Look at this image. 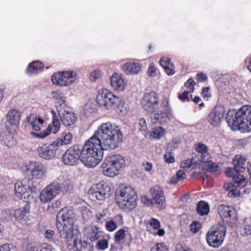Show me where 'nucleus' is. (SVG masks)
Segmentation results:
<instances>
[{
	"label": "nucleus",
	"instance_id": "nucleus-48",
	"mask_svg": "<svg viewBox=\"0 0 251 251\" xmlns=\"http://www.w3.org/2000/svg\"><path fill=\"white\" fill-rule=\"evenodd\" d=\"M32 251H54V250L52 246L44 244L38 247L35 251L33 250Z\"/></svg>",
	"mask_w": 251,
	"mask_h": 251
},
{
	"label": "nucleus",
	"instance_id": "nucleus-47",
	"mask_svg": "<svg viewBox=\"0 0 251 251\" xmlns=\"http://www.w3.org/2000/svg\"><path fill=\"white\" fill-rule=\"evenodd\" d=\"M192 159H189L187 160H183L181 162L180 164V167L183 169H189L191 167H192V169H194V167H193V163Z\"/></svg>",
	"mask_w": 251,
	"mask_h": 251
},
{
	"label": "nucleus",
	"instance_id": "nucleus-64",
	"mask_svg": "<svg viewBox=\"0 0 251 251\" xmlns=\"http://www.w3.org/2000/svg\"><path fill=\"white\" fill-rule=\"evenodd\" d=\"M179 180L178 179L176 176H173L170 180V183L172 184H176Z\"/></svg>",
	"mask_w": 251,
	"mask_h": 251
},
{
	"label": "nucleus",
	"instance_id": "nucleus-24",
	"mask_svg": "<svg viewBox=\"0 0 251 251\" xmlns=\"http://www.w3.org/2000/svg\"><path fill=\"white\" fill-rule=\"evenodd\" d=\"M246 160V156L241 154H237L234 157L232 160V164L236 172L243 173L245 171Z\"/></svg>",
	"mask_w": 251,
	"mask_h": 251
},
{
	"label": "nucleus",
	"instance_id": "nucleus-49",
	"mask_svg": "<svg viewBox=\"0 0 251 251\" xmlns=\"http://www.w3.org/2000/svg\"><path fill=\"white\" fill-rule=\"evenodd\" d=\"M149 224L154 229H159L161 226L159 221L153 218H152L150 220Z\"/></svg>",
	"mask_w": 251,
	"mask_h": 251
},
{
	"label": "nucleus",
	"instance_id": "nucleus-5",
	"mask_svg": "<svg viewBox=\"0 0 251 251\" xmlns=\"http://www.w3.org/2000/svg\"><path fill=\"white\" fill-rule=\"evenodd\" d=\"M138 196L135 188L127 185H119L116 195V203L126 212H131L137 206Z\"/></svg>",
	"mask_w": 251,
	"mask_h": 251
},
{
	"label": "nucleus",
	"instance_id": "nucleus-39",
	"mask_svg": "<svg viewBox=\"0 0 251 251\" xmlns=\"http://www.w3.org/2000/svg\"><path fill=\"white\" fill-rule=\"evenodd\" d=\"M107 216L106 212L103 210L101 212L96 214L95 218L96 222L98 224H102L105 220V217Z\"/></svg>",
	"mask_w": 251,
	"mask_h": 251
},
{
	"label": "nucleus",
	"instance_id": "nucleus-40",
	"mask_svg": "<svg viewBox=\"0 0 251 251\" xmlns=\"http://www.w3.org/2000/svg\"><path fill=\"white\" fill-rule=\"evenodd\" d=\"M151 251H169L164 243L156 244L151 249Z\"/></svg>",
	"mask_w": 251,
	"mask_h": 251
},
{
	"label": "nucleus",
	"instance_id": "nucleus-31",
	"mask_svg": "<svg viewBox=\"0 0 251 251\" xmlns=\"http://www.w3.org/2000/svg\"><path fill=\"white\" fill-rule=\"evenodd\" d=\"M73 136L69 132H63L62 133L61 137L55 140L54 141L57 142L58 146H60L63 145H68L71 143L72 140Z\"/></svg>",
	"mask_w": 251,
	"mask_h": 251
},
{
	"label": "nucleus",
	"instance_id": "nucleus-41",
	"mask_svg": "<svg viewBox=\"0 0 251 251\" xmlns=\"http://www.w3.org/2000/svg\"><path fill=\"white\" fill-rule=\"evenodd\" d=\"M60 206L61 201L59 200H57L51 202L50 204L48 206L47 210L52 213L53 211H56Z\"/></svg>",
	"mask_w": 251,
	"mask_h": 251
},
{
	"label": "nucleus",
	"instance_id": "nucleus-12",
	"mask_svg": "<svg viewBox=\"0 0 251 251\" xmlns=\"http://www.w3.org/2000/svg\"><path fill=\"white\" fill-rule=\"evenodd\" d=\"M57 142L54 141L50 143H46L39 145L37 149L38 155L42 158L50 160L56 155L59 147Z\"/></svg>",
	"mask_w": 251,
	"mask_h": 251
},
{
	"label": "nucleus",
	"instance_id": "nucleus-28",
	"mask_svg": "<svg viewBox=\"0 0 251 251\" xmlns=\"http://www.w3.org/2000/svg\"><path fill=\"white\" fill-rule=\"evenodd\" d=\"M159 63L168 75H172L175 73V66L170 58L162 57L160 59Z\"/></svg>",
	"mask_w": 251,
	"mask_h": 251
},
{
	"label": "nucleus",
	"instance_id": "nucleus-63",
	"mask_svg": "<svg viewBox=\"0 0 251 251\" xmlns=\"http://www.w3.org/2000/svg\"><path fill=\"white\" fill-rule=\"evenodd\" d=\"M247 169V171L250 176L249 182L251 184V162H248Z\"/></svg>",
	"mask_w": 251,
	"mask_h": 251
},
{
	"label": "nucleus",
	"instance_id": "nucleus-6",
	"mask_svg": "<svg viewBox=\"0 0 251 251\" xmlns=\"http://www.w3.org/2000/svg\"><path fill=\"white\" fill-rule=\"evenodd\" d=\"M73 190V186L70 183H65L64 187L62 184L57 181H52L47 185L41 190L39 199L41 202L46 203L50 202L62 191L63 193H71Z\"/></svg>",
	"mask_w": 251,
	"mask_h": 251
},
{
	"label": "nucleus",
	"instance_id": "nucleus-27",
	"mask_svg": "<svg viewBox=\"0 0 251 251\" xmlns=\"http://www.w3.org/2000/svg\"><path fill=\"white\" fill-rule=\"evenodd\" d=\"M11 130L7 128V132H2L0 135L1 142L8 147H11L15 144V140L14 139V135L16 132H12Z\"/></svg>",
	"mask_w": 251,
	"mask_h": 251
},
{
	"label": "nucleus",
	"instance_id": "nucleus-35",
	"mask_svg": "<svg viewBox=\"0 0 251 251\" xmlns=\"http://www.w3.org/2000/svg\"><path fill=\"white\" fill-rule=\"evenodd\" d=\"M97 185H98V190H100L102 194L105 193L104 196L106 198L110 197L113 194L111 185L109 183H98Z\"/></svg>",
	"mask_w": 251,
	"mask_h": 251
},
{
	"label": "nucleus",
	"instance_id": "nucleus-23",
	"mask_svg": "<svg viewBox=\"0 0 251 251\" xmlns=\"http://www.w3.org/2000/svg\"><path fill=\"white\" fill-rule=\"evenodd\" d=\"M110 84L111 87L114 90L118 91H123L126 85V82L124 78L117 73H114L111 76Z\"/></svg>",
	"mask_w": 251,
	"mask_h": 251
},
{
	"label": "nucleus",
	"instance_id": "nucleus-9",
	"mask_svg": "<svg viewBox=\"0 0 251 251\" xmlns=\"http://www.w3.org/2000/svg\"><path fill=\"white\" fill-rule=\"evenodd\" d=\"M96 101L99 106L105 109H115L120 102V98L110 90L102 88L98 91Z\"/></svg>",
	"mask_w": 251,
	"mask_h": 251
},
{
	"label": "nucleus",
	"instance_id": "nucleus-22",
	"mask_svg": "<svg viewBox=\"0 0 251 251\" xmlns=\"http://www.w3.org/2000/svg\"><path fill=\"white\" fill-rule=\"evenodd\" d=\"M123 216L121 214L116 215L112 219L107 221L105 224V228L109 232H113L119 226L124 225Z\"/></svg>",
	"mask_w": 251,
	"mask_h": 251
},
{
	"label": "nucleus",
	"instance_id": "nucleus-52",
	"mask_svg": "<svg viewBox=\"0 0 251 251\" xmlns=\"http://www.w3.org/2000/svg\"><path fill=\"white\" fill-rule=\"evenodd\" d=\"M207 76L203 73H198L196 75L197 83L204 82L207 80Z\"/></svg>",
	"mask_w": 251,
	"mask_h": 251
},
{
	"label": "nucleus",
	"instance_id": "nucleus-60",
	"mask_svg": "<svg viewBox=\"0 0 251 251\" xmlns=\"http://www.w3.org/2000/svg\"><path fill=\"white\" fill-rule=\"evenodd\" d=\"M0 251H16L15 249H10L9 244L6 243L0 247Z\"/></svg>",
	"mask_w": 251,
	"mask_h": 251
},
{
	"label": "nucleus",
	"instance_id": "nucleus-55",
	"mask_svg": "<svg viewBox=\"0 0 251 251\" xmlns=\"http://www.w3.org/2000/svg\"><path fill=\"white\" fill-rule=\"evenodd\" d=\"M227 190H228V196L231 198H236L239 197L240 195V192L239 190L236 189H229V188H227Z\"/></svg>",
	"mask_w": 251,
	"mask_h": 251
},
{
	"label": "nucleus",
	"instance_id": "nucleus-25",
	"mask_svg": "<svg viewBox=\"0 0 251 251\" xmlns=\"http://www.w3.org/2000/svg\"><path fill=\"white\" fill-rule=\"evenodd\" d=\"M142 67L139 63L127 62L122 66V69L126 74H136L141 70Z\"/></svg>",
	"mask_w": 251,
	"mask_h": 251
},
{
	"label": "nucleus",
	"instance_id": "nucleus-8",
	"mask_svg": "<svg viewBox=\"0 0 251 251\" xmlns=\"http://www.w3.org/2000/svg\"><path fill=\"white\" fill-rule=\"evenodd\" d=\"M226 230V227L221 224H216L211 226L205 235L207 244L214 248L220 247L224 242Z\"/></svg>",
	"mask_w": 251,
	"mask_h": 251
},
{
	"label": "nucleus",
	"instance_id": "nucleus-53",
	"mask_svg": "<svg viewBox=\"0 0 251 251\" xmlns=\"http://www.w3.org/2000/svg\"><path fill=\"white\" fill-rule=\"evenodd\" d=\"M139 130L141 131L144 132V134H145L147 132V127L146 120L144 118H141L139 120Z\"/></svg>",
	"mask_w": 251,
	"mask_h": 251
},
{
	"label": "nucleus",
	"instance_id": "nucleus-43",
	"mask_svg": "<svg viewBox=\"0 0 251 251\" xmlns=\"http://www.w3.org/2000/svg\"><path fill=\"white\" fill-rule=\"evenodd\" d=\"M196 84L193 78H189L185 83L184 86L188 89L190 93H193L194 91V86Z\"/></svg>",
	"mask_w": 251,
	"mask_h": 251
},
{
	"label": "nucleus",
	"instance_id": "nucleus-37",
	"mask_svg": "<svg viewBox=\"0 0 251 251\" xmlns=\"http://www.w3.org/2000/svg\"><path fill=\"white\" fill-rule=\"evenodd\" d=\"M241 232L244 236L251 235V220L246 219L244 220Z\"/></svg>",
	"mask_w": 251,
	"mask_h": 251
},
{
	"label": "nucleus",
	"instance_id": "nucleus-21",
	"mask_svg": "<svg viewBox=\"0 0 251 251\" xmlns=\"http://www.w3.org/2000/svg\"><path fill=\"white\" fill-rule=\"evenodd\" d=\"M225 173L227 176L232 177L234 185L237 187L244 188L247 184L248 179L243 175L239 174L235 171L234 167L227 168L225 170Z\"/></svg>",
	"mask_w": 251,
	"mask_h": 251
},
{
	"label": "nucleus",
	"instance_id": "nucleus-44",
	"mask_svg": "<svg viewBox=\"0 0 251 251\" xmlns=\"http://www.w3.org/2000/svg\"><path fill=\"white\" fill-rule=\"evenodd\" d=\"M201 227V224L198 221H193L190 225V230L193 233H197Z\"/></svg>",
	"mask_w": 251,
	"mask_h": 251
},
{
	"label": "nucleus",
	"instance_id": "nucleus-16",
	"mask_svg": "<svg viewBox=\"0 0 251 251\" xmlns=\"http://www.w3.org/2000/svg\"><path fill=\"white\" fill-rule=\"evenodd\" d=\"M152 201L157 207L160 209L165 208L166 206V198L163 188L158 185L153 186L150 189Z\"/></svg>",
	"mask_w": 251,
	"mask_h": 251
},
{
	"label": "nucleus",
	"instance_id": "nucleus-2",
	"mask_svg": "<svg viewBox=\"0 0 251 251\" xmlns=\"http://www.w3.org/2000/svg\"><path fill=\"white\" fill-rule=\"evenodd\" d=\"M159 105V98L156 92L151 91L144 94L141 100L142 108L151 114V119L153 124H163L169 121L172 109L168 100H165L162 101L160 110L154 113L158 109Z\"/></svg>",
	"mask_w": 251,
	"mask_h": 251
},
{
	"label": "nucleus",
	"instance_id": "nucleus-50",
	"mask_svg": "<svg viewBox=\"0 0 251 251\" xmlns=\"http://www.w3.org/2000/svg\"><path fill=\"white\" fill-rule=\"evenodd\" d=\"M195 149L198 152L201 153V154H205L208 151L207 146L202 143H199L196 145Z\"/></svg>",
	"mask_w": 251,
	"mask_h": 251
},
{
	"label": "nucleus",
	"instance_id": "nucleus-61",
	"mask_svg": "<svg viewBox=\"0 0 251 251\" xmlns=\"http://www.w3.org/2000/svg\"><path fill=\"white\" fill-rule=\"evenodd\" d=\"M208 165H209L208 169L210 172H215L217 171L219 168V165H218L216 163H212V162L210 163H209Z\"/></svg>",
	"mask_w": 251,
	"mask_h": 251
},
{
	"label": "nucleus",
	"instance_id": "nucleus-15",
	"mask_svg": "<svg viewBox=\"0 0 251 251\" xmlns=\"http://www.w3.org/2000/svg\"><path fill=\"white\" fill-rule=\"evenodd\" d=\"M30 203L25 201V204L14 210L13 216L15 220L23 225H28L29 221Z\"/></svg>",
	"mask_w": 251,
	"mask_h": 251
},
{
	"label": "nucleus",
	"instance_id": "nucleus-62",
	"mask_svg": "<svg viewBox=\"0 0 251 251\" xmlns=\"http://www.w3.org/2000/svg\"><path fill=\"white\" fill-rule=\"evenodd\" d=\"M176 251H193L192 249L189 248H184L182 245H178L176 246Z\"/></svg>",
	"mask_w": 251,
	"mask_h": 251
},
{
	"label": "nucleus",
	"instance_id": "nucleus-13",
	"mask_svg": "<svg viewBox=\"0 0 251 251\" xmlns=\"http://www.w3.org/2000/svg\"><path fill=\"white\" fill-rule=\"evenodd\" d=\"M81 149L78 145L70 147L63 154L61 158L62 162L66 165H76L80 159Z\"/></svg>",
	"mask_w": 251,
	"mask_h": 251
},
{
	"label": "nucleus",
	"instance_id": "nucleus-51",
	"mask_svg": "<svg viewBox=\"0 0 251 251\" xmlns=\"http://www.w3.org/2000/svg\"><path fill=\"white\" fill-rule=\"evenodd\" d=\"M164 159L165 162L168 164L174 163L175 161L172 153L170 152H167L165 154Z\"/></svg>",
	"mask_w": 251,
	"mask_h": 251
},
{
	"label": "nucleus",
	"instance_id": "nucleus-29",
	"mask_svg": "<svg viewBox=\"0 0 251 251\" xmlns=\"http://www.w3.org/2000/svg\"><path fill=\"white\" fill-rule=\"evenodd\" d=\"M60 119L63 125L70 126L76 122V117L73 112L65 111L60 117Z\"/></svg>",
	"mask_w": 251,
	"mask_h": 251
},
{
	"label": "nucleus",
	"instance_id": "nucleus-19",
	"mask_svg": "<svg viewBox=\"0 0 251 251\" xmlns=\"http://www.w3.org/2000/svg\"><path fill=\"white\" fill-rule=\"evenodd\" d=\"M225 113V110L223 106H216L207 117L208 123L213 126H218L223 118Z\"/></svg>",
	"mask_w": 251,
	"mask_h": 251
},
{
	"label": "nucleus",
	"instance_id": "nucleus-57",
	"mask_svg": "<svg viewBox=\"0 0 251 251\" xmlns=\"http://www.w3.org/2000/svg\"><path fill=\"white\" fill-rule=\"evenodd\" d=\"M54 235V231L52 230L48 229L45 232V237L46 239L49 241L53 240Z\"/></svg>",
	"mask_w": 251,
	"mask_h": 251
},
{
	"label": "nucleus",
	"instance_id": "nucleus-45",
	"mask_svg": "<svg viewBox=\"0 0 251 251\" xmlns=\"http://www.w3.org/2000/svg\"><path fill=\"white\" fill-rule=\"evenodd\" d=\"M101 76V71L100 70H95L91 74L90 80L92 82H95Z\"/></svg>",
	"mask_w": 251,
	"mask_h": 251
},
{
	"label": "nucleus",
	"instance_id": "nucleus-26",
	"mask_svg": "<svg viewBox=\"0 0 251 251\" xmlns=\"http://www.w3.org/2000/svg\"><path fill=\"white\" fill-rule=\"evenodd\" d=\"M44 68V65L41 61H34L28 64L26 69V73L28 75H31L42 72Z\"/></svg>",
	"mask_w": 251,
	"mask_h": 251
},
{
	"label": "nucleus",
	"instance_id": "nucleus-36",
	"mask_svg": "<svg viewBox=\"0 0 251 251\" xmlns=\"http://www.w3.org/2000/svg\"><path fill=\"white\" fill-rule=\"evenodd\" d=\"M26 122L30 123L32 128L35 131H39L41 129L40 125L36 122V115L31 113L27 115L26 118Z\"/></svg>",
	"mask_w": 251,
	"mask_h": 251
},
{
	"label": "nucleus",
	"instance_id": "nucleus-4",
	"mask_svg": "<svg viewBox=\"0 0 251 251\" xmlns=\"http://www.w3.org/2000/svg\"><path fill=\"white\" fill-rule=\"evenodd\" d=\"M226 120L228 125L233 130H241L247 132L251 130V106H242L236 112L229 111L226 114Z\"/></svg>",
	"mask_w": 251,
	"mask_h": 251
},
{
	"label": "nucleus",
	"instance_id": "nucleus-20",
	"mask_svg": "<svg viewBox=\"0 0 251 251\" xmlns=\"http://www.w3.org/2000/svg\"><path fill=\"white\" fill-rule=\"evenodd\" d=\"M30 181L27 178H24L18 180L14 185V190L15 196L22 199H25V195L31 191L30 187Z\"/></svg>",
	"mask_w": 251,
	"mask_h": 251
},
{
	"label": "nucleus",
	"instance_id": "nucleus-10",
	"mask_svg": "<svg viewBox=\"0 0 251 251\" xmlns=\"http://www.w3.org/2000/svg\"><path fill=\"white\" fill-rule=\"evenodd\" d=\"M218 213L224 225L232 227L237 222L236 212L232 206L221 204L218 207Z\"/></svg>",
	"mask_w": 251,
	"mask_h": 251
},
{
	"label": "nucleus",
	"instance_id": "nucleus-1",
	"mask_svg": "<svg viewBox=\"0 0 251 251\" xmlns=\"http://www.w3.org/2000/svg\"><path fill=\"white\" fill-rule=\"evenodd\" d=\"M123 140V134L119 126L110 122L102 123L81 149L80 159L85 166L94 168L101 161L104 150L115 149Z\"/></svg>",
	"mask_w": 251,
	"mask_h": 251
},
{
	"label": "nucleus",
	"instance_id": "nucleus-7",
	"mask_svg": "<svg viewBox=\"0 0 251 251\" xmlns=\"http://www.w3.org/2000/svg\"><path fill=\"white\" fill-rule=\"evenodd\" d=\"M125 166L124 157L119 154L106 156L101 167L104 176L113 177L118 175Z\"/></svg>",
	"mask_w": 251,
	"mask_h": 251
},
{
	"label": "nucleus",
	"instance_id": "nucleus-54",
	"mask_svg": "<svg viewBox=\"0 0 251 251\" xmlns=\"http://www.w3.org/2000/svg\"><path fill=\"white\" fill-rule=\"evenodd\" d=\"M156 69L155 68L154 65L153 63H151L149 65L148 70V75L149 76H154L156 75Z\"/></svg>",
	"mask_w": 251,
	"mask_h": 251
},
{
	"label": "nucleus",
	"instance_id": "nucleus-11",
	"mask_svg": "<svg viewBox=\"0 0 251 251\" xmlns=\"http://www.w3.org/2000/svg\"><path fill=\"white\" fill-rule=\"evenodd\" d=\"M76 73L74 71L58 72L51 76L53 84L61 86H68L75 82Z\"/></svg>",
	"mask_w": 251,
	"mask_h": 251
},
{
	"label": "nucleus",
	"instance_id": "nucleus-17",
	"mask_svg": "<svg viewBox=\"0 0 251 251\" xmlns=\"http://www.w3.org/2000/svg\"><path fill=\"white\" fill-rule=\"evenodd\" d=\"M21 117V113L17 109L9 110L6 115V127L12 132H16Z\"/></svg>",
	"mask_w": 251,
	"mask_h": 251
},
{
	"label": "nucleus",
	"instance_id": "nucleus-34",
	"mask_svg": "<svg viewBox=\"0 0 251 251\" xmlns=\"http://www.w3.org/2000/svg\"><path fill=\"white\" fill-rule=\"evenodd\" d=\"M197 212L201 216L207 215L209 212V206L207 202L201 201H199L197 206Z\"/></svg>",
	"mask_w": 251,
	"mask_h": 251
},
{
	"label": "nucleus",
	"instance_id": "nucleus-38",
	"mask_svg": "<svg viewBox=\"0 0 251 251\" xmlns=\"http://www.w3.org/2000/svg\"><path fill=\"white\" fill-rule=\"evenodd\" d=\"M165 133V129L162 127H158L154 129L150 133V136L153 138L160 139Z\"/></svg>",
	"mask_w": 251,
	"mask_h": 251
},
{
	"label": "nucleus",
	"instance_id": "nucleus-32",
	"mask_svg": "<svg viewBox=\"0 0 251 251\" xmlns=\"http://www.w3.org/2000/svg\"><path fill=\"white\" fill-rule=\"evenodd\" d=\"M88 194L93 198H96L97 200L102 201L106 199L104 196L105 193L102 194L100 190H98V185L96 184L95 185L91 187L88 190Z\"/></svg>",
	"mask_w": 251,
	"mask_h": 251
},
{
	"label": "nucleus",
	"instance_id": "nucleus-42",
	"mask_svg": "<svg viewBox=\"0 0 251 251\" xmlns=\"http://www.w3.org/2000/svg\"><path fill=\"white\" fill-rule=\"evenodd\" d=\"M96 248L100 250H105L108 247V242L106 239L98 241L96 244Z\"/></svg>",
	"mask_w": 251,
	"mask_h": 251
},
{
	"label": "nucleus",
	"instance_id": "nucleus-18",
	"mask_svg": "<svg viewBox=\"0 0 251 251\" xmlns=\"http://www.w3.org/2000/svg\"><path fill=\"white\" fill-rule=\"evenodd\" d=\"M25 171H30L33 178L41 179L45 176L47 169L46 167L41 163L32 162H30L29 165L25 166Z\"/></svg>",
	"mask_w": 251,
	"mask_h": 251
},
{
	"label": "nucleus",
	"instance_id": "nucleus-14",
	"mask_svg": "<svg viewBox=\"0 0 251 251\" xmlns=\"http://www.w3.org/2000/svg\"><path fill=\"white\" fill-rule=\"evenodd\" d=\"M51 114V124L49 125L46 130L39 133L31 131L30 132V134L35 138H43L50 135L51 133L56 134L60 129V122L54 111H52Z\"/></svg>",
	"mask_w": 251,
	"mask_h": 251
},
{
	"label": "nucleus",
	"instance_id": "nucleus-46",
	"mask_svg": "<svg viewBox=\"0 0 251 251\" xmlns=\"http://www.w3.org/2000/svg\"><path fill=\"white\" fill-rule=\"evenodd\" d=\"M210 88L209 87H203L202 89L201 96L203 99L207 100L211 97V94L209 92Z\"/></svg>",
	"mask_w": 251,
	"mask_h": 251
},
{
	"label": "nucleus",
	"instance_id": "nucleus-56",
	"mask_svg": "<svg viewBox=\"0 0 251 251\" xmlns=\"http://www.w3.org/2000/svg\"><path fill=\"white\" fill-rule=\"evenodd\" d=\"M201 160L204 163H210L212 161V158L207 152L205 154H201Z\"/></svg>",
	"mask_w": 251,
	"mask_h": 251
},
{
	"label": "nucleus",
	"instance_id": "nucleus-30",
	"mask_svg": "<svg viewBox=\"0 0 251 251\" xmlns=\"http://www.w3.org/2000/svg\"><path fill=\"white\" fill-rule=\"evenodd\" d=\"M86 235L91 242H95L100 239L101 231L97 226H93L88 229Z\"/></svg>",
	"mask_w": 251,
	"mask_h": 251
},
{
	"label": "nucleus",
	"instance_id": "nucleus-3",
	"mask_svg": "<svg viewBox=\"0 0 251 251\" xmlns=\"http://www.w3.org/2000/svg\"><path fill=\"white\" fill-rule=\"evenodd\" d=\"M61 214L62 223L56 220V227L60 237L64 239V242L69 251H76L77 235L75 233L74 226L75 213L71 207L66 206L61 209L58 215Z\"/></svg>",
	"mask_w": 251,
	"mask_h": 251
},
{
	"label": "nucleus",
	"instance_id": "nucleus-33",
	"mask_svg": "<svg viewBox=\"0 0 251 251\" xmlns=\"http://www.w3.org/2000/svg\"><path fill=\"white\" fill-rule=\"evenodd\" d=\"M128 227L125 226L124 228H121L117 230L114 234V242L117 244H120L122 241L126 237V232H127Z\"/></svg>",
	"mask_w": 251,
	"mask_h": 251
},
{
	"label": "nucleus",
	"instance_id": "nucleus-59",
	"mask_svg": "<svg viewBox=\"0 0 251 251\" xmlns=\"http://www.w3.org/2000/svg\"><path fill=\"white\" fill-rule=\"evenodd\" d=\"M176 176H177L179 181L184 180L186 177V175L184 171L181 170H178L177 172Z\"/></svg>",
	"mask_w": 251,
	"mask_h": 251
},
{
	"label": "nucleus",
	"instance_id": "nucleus-58",
	"mask_svg": "<svg viewBox=\"0 0 251 251\" xmlns=\"http://www.w3.org/2000/svg\"><path fill=\"white\" fill-rule=\"evenodd\" d=\"M189 93L190 92L188 91H185L182 94L178 95V98L182 101H184L186 100L189 101L190 99L188 96Z\"/></svg>",
	"mask_w": 251,
	"mask_h": 251
}]
</instances>
